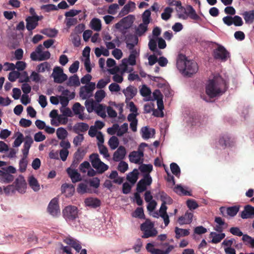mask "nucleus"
Instances as JSON below:
<instances>
[{"label": "nucleus", "mask_w": 254, "mask_h": 254, "mask_svg": "<svg viewBox=\"0 0 254 254\" xmlns=\"http://www.w3.org/2000/svg\"><path fill=\"white\" fill-rule=\"evenodd\" d=\"M225 80L221 76H215L206 86V93L210 98L222 95L227 90Z\"/></svg>", "instance_id": "nucleus-1"}, {"label": "nucleus", "mask_w": 254, "mask_h": 254, "mask_svg": "<svg viewBox=\"0 0 254 254\" xmlns=\"http://www.w3.org/2000/svg\"><path fill=\"white\" fill-rule=\"evenodd\" d=\"M177 67L184 76L189 77L195 73L198 69L197 64L195 61L188 60L186 55L182 54L178 56Z\"/></svg>", "instance_id": "nucleus-2"}, {"label": "nucleus", "mask_w": 254, "mask_h": 254, "mask_svg": "<svg viewBox=\"0 0 254 254\" xmlns=\"http://www.w3.org/2000/svg\"><path fill=\"white\" fill-rule=\"evenodd\" d=\"M176 2L175 3L174 5H176L178 7V8H179V10H181V11L184 12V13H179L178 14V17L179 18L186 20L189 16L190 19L196 21H198L201 19V18L196 13L195 10L192 6L188 5L187 6V10H188V12H187L186 9L182 6V3L181 1L176 0Z\"/></svg>", "instance_id": "nucleus-3"}, {"label": "nucleus", "mask_w": 254, "mask_h": 254, "mask_svg": "<svg viewBox=\"0 0 254 254\" xmlns=\"http://www.w3.org/2000/svg\"><path fill=\"white\" fill-rule=\"evenodd\" d=\"M90 159L93 167L99 174H102L108 169L109 166L101 161L97 153L90 155Z\"/></svg>", "instance_id": "nucleus-4"}, {"label": "nucleus", "mask_w": 254, "mask_h": 254, "mask_svg": "<svg viewBox=\"0 0 254 254\" xmlns=\"http://www.w3.org/2000/svg\"><path fill=\"white\" fill-rule=\"evenodd\" d=\"M212 55L215 59L225 62L229 57V53L223 46L218 45L217 48L213 50Z\"/></svg>", "instance_id": "nucleus-5"}, {"label": "nucleus", "mask_w": 254, "mask_h": 254, "mask_svg": "<svg viewBox=\"0 0 254 254\" xmlns=\"http://www.w3.org/2000/svg\"><path fill=\"white\" fill-rule=\"evenodd\" d=\"M63 214L66 220H74L78 217V209L76 206L68 205L63 209Z\"/></svg>", "instance_id": "nucleus-6"}, {"label": "nucleus", "mask_w": 254, "mask_h": 254, "mask_svg": "<svg viewBox=\"0 0 254 254\" xmlns=\"http://www.w3.org/2000/svg\"><path fill=\"white\" fill-rule=\"evenodd\" d=\"M52 76L54 82L58 83H62L67 79V76L64 73L63 68L59 66L54 67Z\"/></svg>", "instance_id": "nucleus-7"}, {"label": "nucleus", "mask_w": 254, "mask_h": 254, "mask_svg": "<svg viewBox=\"0 0 254 254\" xmlns=\"http://www.w3.org/2000/svg\"><path fill=\"white\" fill-rule=\"evenodd\" d=\"M152 178L149 174H145L143 179H141L136 186L137 192L141 193L146 190V186L152 183Z\"/></svg>", "instance_id": "nucleus-8"}, {"label": "nucleus", "mask_w": 254, "mask_h": 254, "mask_svg": "<svg viewBox=\"0 0 254 254\" xmlns=\"http://www.w3.org/2000/svg\"><path fill=\"white\" fill-rule=\"evenodd\" d=\"M126 97L125 102L127 104L135 96L137 93V89L132 85H129L126 89L122 90Z\"/></svg>", "instance_id": "nucleus-9"}, {"label": "nucleus", "mask_w": 254, "mask_h": 254, "mask_svg": "<svg viewBox=\"0 0 254 254\" xmlns=\"http://www.w3.org/2000/svg\"><path fill=\"white\" fill-rule=\"evenodd\" d=\"M14 184L15 190L21 193L25 192V190L26 189V183L23 176L19 175L16 179Z\"/></svg>", "instance_id": "nucleus-10"}, {"label": "nucleus", "mask_w": 254, "mask_h": 254, "mask_svg": "<svg viewBox=\"0 0 254 254\" xmlns=\"http://www.w3.org/2000/svg\"><path fill=\"white\" fill-rule=\"evenodd\" d=\"M40 20L39 16H28L26 19V28L28 31H32L34 29L38 24V21Z\"/></svg>", "instance_id": "nucleus-11"}, {"label": "nucleus", "mask_w": 254, "mask_h": 254, "mask_svg": "<svg viewBox=\"0 0 254 254\" xmlns=\"http://www.w3.org/2000/svg\"><path fill=\"white\" fill-rule=\"evenodd\" d=\"M47 209L51 215L54 216H57L60 213L58 199L57 198L52 199L48 205Z\"/></svg>", "instance_id": "nucleus-12"}, {"label": "nucleus", "mask_w": 254, "mask_h": 254, "mask_svg": "<svg viewBox=\"0 0 254 254\" xmlns=\"http://www.w3.org/2000/svg\"><path fill=\"white\" fill-rule=\"evenodd\" d=\"M240 217L243 219L254 218V207L250 205H246L240 214Z\"/></svg>", "instance_id": "nucleus-13"}, {"label": "nucleus", "mask_w": 254, "mask_h": 254, "mask_svg": "<svg viewBox=\"0 0 254 254\" xmlns=\"http://www.w3.org/2000/svg\"><path fill=\"white\" fill-rule=\"evenodd\" d=\"M143 155L144 154L142 151H133L130 153L128 156L129 160L131 163L139 164L140 163V159L143 157Z\"/></svg>", "instance_id": "nucleus-14"}, {"label": "nucleus", "mask_w": 254, "mask_h": 254, "mask_svg": "<svg viewBox=\"0 0 254 254\" xmlns=\"http://www.w3.org/2000/svg\"><path fill=\"white\" fill-rule=\"evenodd\" d=\"M126 154V150L124 146H120L117 150L114 153L113 160L116 162H119L123 160Z\"/></svg>", "instance_id": "nucleus-15"}, {"label": "nucleus", "mask_w": 254, "mask_h": 254, "mask_svg": "<svg viewBox=\"0 0 254 254\" xmlns=\"http://www.w3.org/2000/svg\"><path fill=\"white\" fill-rule=\"evenodd\" d=\"M135 8V4L134 2L129 1L122 8L119 14V17H123L127 14L129 12L132 11Z\"/></svg>", "instance_id": "nucleus-16"}, {"label": "nucleus", "mask_w": 254, "mask_h": 254, "mask_svg": "<svg viewBox=\"0 0 254 254\" xmlns=\"http://www.w3.org/2000/svg\"><path fill=\"white\" fill-rule=\"evenodd\" d=\"M66 172L72 183H75L81 180L80 174L75 169L68 168L66 169Z\"/></svg>", "instance_id": "nucleus-17"}, {"label": "nucleus", "mask_w": 254, "mask_h": 254, "mask_svg": "<svg viewBox=\"0 0 254 254\" xmlns=\"http://www.w3.org/2000/svg\"><path fill=\"white\" fill-rule=\"evenodd\" d=\"M193 213L187 211L184 216H180L178 218V222L180 225L189 224L192 222Z\"/></svg>", "instance_id": "nucleus-18"}, {"label": "nucleus", "mask_w": 254, "mask_h": 254, "mask_svg": "<svg viewBox=\"0 0 254 254\" xmlns=\"http://www.w3.org/2000/svg\"><path fill=\"white\" fill-rule=\"evenodd\" d=\"M14 179V177L12 174L6 172L4 170H0V181L4 183L9 184Z\"/></svg>", "instance_id": "nucleus-19"}, {"label": "nucleus", "mask_w": 254, "mask_h": 254, "mask_svg": "<svg viewBox=\"0 0 254 254\" xmlns=\"http://www.w3.org/2000/svg\"><path fill=\"white\" fill-rule=\"evenodd\" d=\"M219 144L224 148L231 146L234 142L228 135H223L220 137Z\"/></svg>", "instance_id": "nucleus-20"}, {"label": "nucleus", "mask_w": 254, "mask_h": 254, "mask_svg": "<svg viewBox=\"0 0 254 254\" xmlns=\"http://www.w3.org/2000/svg\"><path fill=\"white\" fill-rule=\"evenodd\" d=\"M225 236V234L224 233H217L215 232H211L209 234V238H212L210 242L212 244H218L224 239Z\"/></svg>", "instance_id": "nucleus-21"}, {"label": "nucleus", "mask_w": 254, "mask_h": 254, "mask_svg": "<svg viewBox=\"0 0 254 254\" xmlns=\"http://www.w3.org/2000/svg\"><path fill=\"white\" fill-rule=\"evenodd\" d=\"M84 202L87 206L96 208L101 205L100 200L97 198L88 197L86 198Z\"/></svg>", "instance_id": "nucleus-22"}, {"label": "nucleus", "mask_w": 254, "mask_h": 254, "mask_svg": "<svg viewBox=\"0 0 254 254\" xmlns=\"http://www.w3.org/2000/svg\"><path fill=\"white\" fill-rule=\"evenodd\" d=\"M141 132L142 137L145 139L150 138L151 137V134H152L153 136L155 133V130L154 128L149 129L147 127H143L141 129Z\"/></svg>", "instance_id": "nucleus-23"}, {"label": "nucleus", "mask_w": 254, "mask_h": 254, "mask_svg": "<svg viewBox=\"0 0 254 254\" xmlns=\"http://www.w3.org/2000/svg\"><path fill=\"white\" fill-rule=\"evenodd\" d=\"M64 242L68 245L71 246L77 252H79L81 249V246L78 242L72 238H66Z\"/></svg>", "instance_id": "nucleus-24"}, {"label": "nucleus", "mask_w": 254, "mask_h": 254, "mask_svg": "<svg viewBox=\"0 0 254 254\" xmlns=\"http://www.w3.org/2000/svg\"><path fill=\"white\" fill-rule=\"evenodd\" d=\"M246 23L252 24L254 21V10L245 11L243 13Z\"/></svg>", "instance_id": "nucleus-25"}, {"label": "nucleus", "mask_w": 254, "mask_h": 254, "mask_svg": "<svg viewBox=\"0 0 254 254\" xmlns=\"http://www.w3.org/2000/svg\"><path fill=\"white\" fill-rule=\"evenodd\" d=\"M175 238L177 239L181 237L187 236L190 234V232L188 229H184L176 227L175 229Z\"/></svg>", "instance_id": "nucleus-26"}, {"label": "nucleus", "mask_w": 254, "mask_h": 254, "mask_svg": "<svg viewBox=\"0 0 254 254\" xmlns=\"http://www.w3.org/2000/svg\"><path fill=\"white\" fill-rule=\"evenodd\" d=\"M88 128V125L84 123H79L74 126V130L76 133H78L79 131L85 132L87 131Z\"/></svg>", "instance_id": "nucleus-27"}, {"label": "nucleus", "mask_w": 254, "mask_h": 254, "mask_svg": "<svg viewBox=\"0 0 254 254\" xmlns=\"http://www.w3.org/2000/svg\"><path fill=\"white\" fill-rule=\"evenodd\" d=\"M245 245L251 248H254V238L245 234L242 239Z\"/></svg>", "instance_id": "nucleus-28"}, {"label": "nucleus", "mask_w": 254, "mask_h": 254, "mask_svg": "<svg viewBox=\"0 0 254 254\" xmlns=\"http://www.w3.org/2000/svg\"><path fill=\"white\" fill-rule=\"evenodd\" d=\"M80 84L79 79L77 74L70 76L67 82V85L69 86H79Z\"/></svg>", "instance_id": "nucleus-29"}, {"label": "nucleus", "mask_w": 254, "mask_h": 254, "mask_svg": "<svg viewBox=\"0 0 254 254\" xmlns=\"http://www.w3.org/2000/svg\"><path fill=\"white\" fill-rule=\"evenodd\" d=\"M158 194L162 203H165V204H166L167 203L169 204L172 203L173 199L164 191H159Z\"/></svg>", "instance_id": "nucleus-30"}, {"label": "nucleus", "mask_w": 254, "mask_h": 254, "mask_svg": "<svg viewBox=\"0 0 254 254\" xmlns=\"http://www.w3.org/2000/svg\"><path fill=\"white\" fill-rule=\"evenodd\" d=\"M90 25L91 28L94 31H99L101 29V22L98 18H93L90 22Z\"/></svg>", "instance_id": "nucleus-31"}, {"label": "nucleus", "mask_w": 254, "mask_h": 254, "mask_svg": "<svg viewBox=\"0 0 254 254\" xmlns=\"http://www.w3.org/2000/svg\"><path fill=\"white\" fill-rule=\"evenodd\" d=\"M138 172L137 169H134L132 172L127 176V179L132 184H134L138 179Z\"/></svg>", "instance_id": "nucleus-32"}, {"label": "nucleus", "mask_w": 254, "mask_h": 254, "mask_svg": "<svg viewBox=\"0 0 254 254\" xmlns=\"http://www.w3.org/2000/svg\"><path fill=\"white\" fill-rule=\"evenodd\" d=\"M28 181L29 185L33 190L37 191L40 190L39 184L35 177L32 176L30 177Z\"/></svg>", "instance_id": "nucleus-33"}, {"label": "nucleus", "mask_w": 254, "mask_h": 254, "mask_svg": "<svg viewBox=\"0 0 254 254\" xmlns=\"http://www.w3.org/2000/svg\"><path fill=\"white\" fill-rule=\"evenodd\" d=\"M173 12V9L170 7H166L164 10V12L161 14V18L165 21L169 19L171 17L172 12Z\"/></svg>", "instance_id": "nucleus-34"}, {"label": "nucleus", "mask_w": 254, "mask_h": 254, "mask_svg": "<svg viewBox=\"0 0 254 254\" xmlns=\"http://www.w3.org/2000/svg\"><path fill=\"white\" fill-rule=\"evenodd\" d=\"M96 84L94 82H89L88 84L82 86L80 88L81 90H84L87 93L89 94L91 96L93 91L95 89Z\"/></svg>", "instance_id": "nucleus-35"}, {"label": "nucleus", "mask_w": 254, "mask_h": 254, "mask_svg": "<svg viewBox=\"0 0 254 254\" xmlns=\"http://www.w3.org/2000/svg\"><path fill=\"white\" fill-rule=\"evenodd\" d=\"M50 69L51 65L47 62L39 64L37 67V71L38 72H44L46 70L49 71Z\"/></svg>", "instance_id": "nucleus-36"}, {"label": "nucleus", "mask_w": 254, "mask_h": 254, "mask_svg": "<svg viewBox=\"0 0 254 254\" xmlns=\"http://www.w3.org/2000/svg\"><path fill=\"white\" fill-rule=\"evenodd\" d=\"M240 208V206L239 205L229 207L226 209L227 214L231 217H234L239 212Z\"/></svg>", "instance_id": "nucleus-37"}, {"label": "nucleus", "mask_w": 254, "mask_h": 254, "mask_svg": "<svg viewBox=\"0 0 254 254\" xmlns=\"http://www.w3.org/2000/svg\"><path fill=\"white\" fill-rule=\"evenodd\" d=\"M41 33L51 38L55 37L58 34V30L55 29L46 28L43 29Z\"/></svg>", "instance_id": "nucleus-38"}, {"label": "nucleus", "mask_w": 254, "mask_h": 254, "mask_svg": "<svg viewBox=\"0 0 254 254\" xmlns=\"http://www.w3.org/2000/svg\"><path fill=\"white\" fill-rule=\"evenodd\" d=\"M108 144L112 150L117 148L119 144V141L117 137L112 136L109 140Z\"/></svg>", "instance_id": "nucleus-39"}, {"label": "nucleus", "mask_w": 254, "mask_h": 254, "mask_svg": "<svg viewBox=\"0 0 254 254\" xmlns=\"http://www.w3.org/2000/svg\"><path fill=\"white\" fill-rule=\"evenodd\" d=\"M175 192L179 195H188L190 196L191 193L190 192L185 190L181 185H177L174 189Z\"/></svg>", "instance_id": "nucleus-40"}, {"label": "nucleus", "mask_w": 254, "mask_h": 254, "mask_svg": "<svg viewBox=\"0 0 254 254\" xmlns=\"http://www.w3.org/2000/svg\"><path fill=\"white\" fill-rule=\"evenodd\" d=\"M148 24H140L135 30V33L139 36H142L147 30Z\"/></svg>", "instance_id": "nucleus-41"}, {"label": "nucleus", "mask_w": 254, "mask_h": 254, "mask_svg": "<svg viewBox=\"0 0 254 254\" xmlns=\"http://www.w3.org/2000/svg\"><path fill=\"white\" fill-rule=\"evenodd\" d=\"M61 191L62 193H66V191H68V194L72 195L74 191V188L71 185L64 184L61 187Z\"/></svg>", "instance_id": "nucleus-42"}, {"label": "nucleus", "mask_w": 254, "mask_h": 254, "mask_svg": "<svg viewBox=\"0 0 254 254\" xmlns=\"http://www.w3.org/2000/svg\"><path fill=\"white\" fill-rule=\"evenodd\" d=\"M139 169L141 172L143 173H147L146 174H149L153 170V166L151 164H143L141 165Z\"/></svg>", "instance_id": "nucleus-43"}, {"label": "nucleus", "mask_w": 254, "mask_h": 254, "mask_svg": "<svg viewBox=\"0 0 254 254\" xmlns=\"http://www.w3.org/2000/svg\"><path fill=\"white\" fill-rule=\"evenodd\" d=\"M67 131L63 127H59L57 130V137L60 139H64L67 135Z\"/></svg>", "instance_id": "nucleus-44"}, {"label": "nucleus", "mask_w": 254, "mask_h": 254, "mask_svg": "<svg viewBox=\"0 0 254 254\" xmlns=\"http://www.w3.org/2000/svg\"><path fill=\"white\" fill-rule=\"evenodd\" d=\"M170 169L172 173L174 175L178 178L179 177L181 174V170L179 166L176 163H172L170 164Z\"/></svg>", "instance_id": "nucleus-45"}, {"label": "nucleus", "mask_w": 254, "mask_h": 254, "mask_svg": "<svg viewBox=\"0 0 254 254\" xmlns=\"http://www.w3.org/2000/svg\"><path fill=\"white\" fill-rule=\"evenodd\" d=\"M98 147L100 153L102 154L104 157L108 159L110 157V155L108 152V150L107 148L103 144H101V143H97Z\"/></svg>", "instance_id": "nucleus-46"}, {"label": "nucleus", "mask_w": 254, "mask_h": 254, "mask_svg": "<svg viewBox=\"0 0 254 254\" xmlns=\"http://www.w3.org/2000/svg\"><path fill=\"white\" fill-rule=\"evenodd\" d=\"M154 228V223L150 221L147 220L145 222L141 224L140 229L142 231H145V230H151Z\"/></svg>", "instance_id": "nucleus-47"}, {"label": "nucleus", "mask_w": 254, "mask_h": 254, "mask_svg": "<svg viewBox=\"0 0 254 254\" xmlns=\"http://www.w3.org/2000/svg\"><path fill=\"white\" fill-rule=\"evenodd\" d=\"M143 235L142 236V238H148L151 237L156 236L157 231L154 228L151 230H145L143 231Z\"/></svg>", "instance_id": "nucleus-48"}, {"label": "nucleus", "mask_w": 254, "mask_h": 254, "mask_svg": "<svg viewBox=\"0 0 254 254\" xmlns=\"http://www.w3.org/2000/svg\"><path fill=\"white\" fill-rule=\"evenodd\" d=\"M151 11L149 9H147L144 11L142 14V21L145 24H148L150 22Z\"/></svg>", "instance_id": "nucleus-49"}, {"label": "nucleus", "mask_w": 254, "mask_h": 254, "mask_svg": "<svg viewBox=\"0 0 254 254\" xmlns=\"http://www.w3.org/2000/svg\"><path fill=\"white\" fill-rule=\"evenodd\" d=\"M154 245L152 243H148L146 246V249L148 252L153 254H165L164 250L158 249H153L152 250L149 249V247H153Z\"/></svg>", "instance_id": "nucleus-50"}, {"label": "nucleus", "mask_w": 254, "mask_h": 254, "mask_svg": "<svg viewBox=\"0 0 254 254\" xmlns=\"http://www.w3.org/2000/svg\"><path fill=\"white\" fill-rule=\"evenodd\" d=\"M96 104L95 103L93 99L86 100L85 102V106L88 112H91L94 110Z\"/></svg>", "instance_id": "nucleus-51"}, {"label": "nucleus", "mask_w": 254, "mask_h": 254, "mask_svg": "<svg viewBox=\"0 0 254 254\" xmlns=\"http://www.w3.org/2000/svg\"><path fill=\"white\" fill-rule=\"evenodd\" d=\"M133 217L139 218L140 219L144 218V214L143 208L137 207L135 210L132 213Z\"/></svg>", "instance_id": "nucleus-52"}, {"label": "nucleus", "mask_w": 254, "mask_h": 254, "mask_svg": "<svg viewBox=\"0 0 254 254\" xmlns=\"http://www.w3.org/2000/svg\"><path fill=\"white\" fill-rule=\"evenodd\" d=\"M72 109L74 114L77 115L83 111L84 108L79 103L76 102L73 104Z\"/></svg>", "instance_id": "nucleus-53"}, {"label": "nucleus", "mask_w": 254, "mask_h": 254, "mask_svg": "<svg viewBox=\"0 0 254 254\" xmlns=\"http://www.w3.org/2000/svg\"><path fill=\"white\" fill-rule=\"evenodd\" d=\"M128 130V124L124 123L121 127H119L117 132V135L118 136H122L125 133L127 132Z\"/></svg>", "instance_id": "nucleus-54"}, {"label": "nucleus", "mask_w": 254, "mask_h": 254, "mask_svg": "<svg viewBox=\"0 0 254 254\" xmlns=\"http://www.w3.org/2000/svg\"><path fill=\"white\" fill-rule=\"evenodd\" d=\"M98 115H100L102 117H105L106 116L105 113V108L104 106L101 104L96 105L95 109H94Z\"/></svg>", "instance_id": "nucleus-55"}, {"label": "nucleus", "mask_w": 254, "mask_h": 254, "mask_svg": "<svg viewBox=\"0 0 254 254\" xmlns=\"http://www.w3.org/2000/svg\"><path fill=\"white\" fill-rule=\"evenodd\" d=\"M20 74L18 71L13 70L9 73L8 78L11 82H14L19 77Z\"/></svg>", "instance_id": "nucleus-56"}, {"label": "nucleus", "mask_w": 254, "mask_h": 254, "mask_svg": "<svg viewBox=\"0 0 254 254\" xmlns=\"http://www.w3.org/2000/svg\"><path fill=\"white\" fill-rule=\"evenodd\" d=\"M106 93L103 90H98L95 94V98L97 102H100L105 97Z\"/></svg>", "instance_id": "nucleus-57"}, {"label": "nucleus", "mask_w": 254, "mask_h": 254, "mask_svg": "<svg viewBox=\"0 0 254 254\" xmlns=\"http://www.w3.org/2000/svg\"><path fill=\"white\" fill-rule=\"evenodd\" d=\"M26 158H27L22 157V158L19 161V171L21 172H24L26 169L28 163Z\"/></svg>", "instance_id": "nucleus-58"}, {"label": "nucleus", "mask_w": 254, "mask_h": 254, "mask_svg": "<svg viewBox=\"0 0 254 254\" xmlns=\"http://www.w3.org/2000/svg\"><path fill=\"white\" fill-rule=\"evenodd\" d=\"M229 232L233 234V235L237 236H243L245 235L243 234V232L241 231L240 228L237 227H231L230 230Z\"/></svg>", "instance_id": "nucleus-59"}, {"label": "nucleus", "mask_w": 254, "mask_h": 254, "mask_svg": "<svg viewBox=\"0 0 254 254\" xmlns=\"http://www.w3.org/2000/svg\"><path fill=\"white\" fill-rule=\"evenodd\" d=\"M77 191L80 194H84L87 192V185L85 183H80L77 188Z\"/></svg>", "instance_id": "nucleus-60"}, {"label": "nucleus", "mask_w": 254, "mask_h": 254, "mask_svg": "<svg viewBox=\"0 0 254 254\" xmlns=\"http://www.w3.org/2000/svg\"><path fill=\"white\" fill-rule=\"evenodd\" d=\"M84 140V136L82 134H79L78 135L74 137L73 140V143L75 146L80 145L81 142Z\"/></svg>", "instance_id": "nucleus-61"}, {"label": "nucleus", "mask_w": 254, "mask_h": 254, "mask_svg": "<svg viewBox=\"0 0 254 254\" xmlns=\"http://www.w3.org/2000/svg\"><path fill=\"white\" fill-rule=\"evenodd\" d=\"M187 206L190 210H194L198 207V205L196 201L192 199H189L187 201Z\"/></svg>", "instance_id": "nucleus-62"}, {"label": "nucleus", "mask_w": 254, "mask_h": 254, "mask_svg": "<svg viewBox=\"0 0 254 254\" xmlns=\"http://www.w3.org/2000/svg\"><path fill=\"white\" fill-rule=\"evenodd\" d=\"M79 62L78 61H76L69 67V71L71 73H74L76 72L79 68Z\"/></svg>", "instance_id": "nucleus-63"}, {"label": "nucleus", "mask_w": 254, "mask_h": 254, "mask_svg": "<svg viewBox=\"0 0 254 254\" xmlns=\"http://www.w3.org/2000/svg\"><path fill=\"white\" fill-rule=\"evenodd\" d=\"M128 164L124 161H121L118 166V170L121 173H125L128 169Z\"/></svg>", "instance_id": "nucleus-64"}]
</instances>
